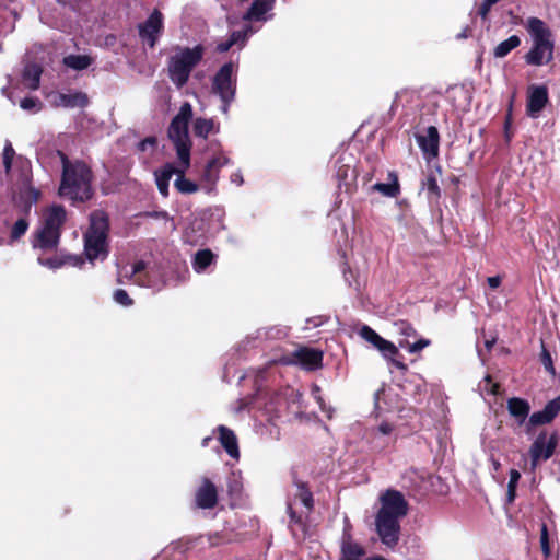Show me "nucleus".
Returning <instances> with one entry per match:
<instances>
[{"label": "nucleus", "mask_w": 560, "mask_h": 560, "mask_svg": "<svg viewBox=\"0 0 560 560\" xmlns=\"http://www.w3.org/2000/svg\"><path fill=\"white\" fill-rule=\"evenodd\" d=\"M398 440L397 427L388 421H382L368 432V442L374 452L383 453L392 450Z\"/></svg>", "instance_id": "9d476101"}, {"label": "nucleus", "mask_w": 560, "mask_h": 560, "mask_svg": "<svg viewBox=\"0 0 560 560\" xmlns=\"http://www.w3.org/2000/svg\"><path fill=\"white\" fill-rule=\"evenodd\" d=\"M257 31L258 28L254 27L253 25H246L242 31L233 32L228 40L218 44L217 50L220 52H225L232 46L237 44H241L243 47L248 37Z\"/></svg>", "instance_id": "a878e982"}, {"label": "nucleus", "mask_w": 560, "mask_h": 560, "mask_svg": "<svg viewBox=\"0 0 560 560\" xmlns=\"http://www.w3.org/2000/svg\"><path fill=\"white\" fill-rule=\"evenodd\" d=\"M236 66L230 61L224 63L213 75L211 89L213 94L218 95L222 105L221 112L229 114V108L236 95Z\"/></svg>", "instance_id": "6e6552de"}, {"label": "nucleus", "mask_w": 560, "mask_h": 560, "mask_svg": "<svg viewBox=\"0 0 560 560\" xmlns=\"http://www.w3.org/2000/svg\"><path fill=\"white\" fill-rule=\"evenodd\" d=\"M15 151L12 148L10 142L5 143V147L3 149L2 158H3V166L5 170V173H9L12 166V161L14 158Z\"/></svg>", "instance_id": "49530a36"}, {"label": "nucleus", "mask_w": 560, "mask_h": 560, "mask_svg": "<svg viewBox=\"0 0 560 560\" xmlns=\"http://www.w3.org/2000/svg\"><path fill=\"white\" fill-rule=\"evenodd\" d=\"M525 28L530 37L532 47L525 54V62L529 66L540 67L553 60L555 39L550 27L538 18H528Z\"/></svg>", "instance_id": "7ed1b4c3"}, {"label": "nucleus", "mask_w": 560, "mask_h": 560, "mask_svg": "<svg viewBox=\"0 0 560 560\" xmlns=\"http://www.w3.org/2000/svg\"><path fill=\"white\" fill-rule=\"evenodd\" d=\"M54 103L56 106L63 108H84L89 105V96L81 91L58 93L55 96Z\"/></svg>", "instance_id": "b1692460"}, {"label": "nucleus", "mask_w": 560, "mask_h": 560, "mask_svg": "<svg viewBox=\"0 0 560 560\" xmlns=\"http://www.w3.org/2000/svg\"><path fill=\"white\" fill-rule=\"evenodd\" d=\"M229 493L232 495H238L242 492V477L241 474L232 472L228 481Z\"/></svg>", "instance_id": "ea45409f"}, {"label": "nucleus", "mask_w": 560, "mask_h": 560, "mask_svg": "<svg viewBox=\"0 0 560 560\" xmlns=\"http://www.w3.org/2000/svg\"><path fill=\"white\" fill-rule=\"evenodd\" d=\"M328 320V317L326 316H315V317H312V318H308L306 320L307 325H312V327H319L322 325H324L326 322Z\"/></svg>", "instance_id": "864d4df0"}, {"label": "nucleus", "mask_w": 560, "mask_h": 560, "mask_svg": "<svg viewBox=\"0 0 560 560\" xmlns=\"http://www.w3.org/2000/svg\"><path fill=\"white\" fill-rule=\"evenodd\" d=\"M394 335L397 336L398 349H406L409 353H417L430 345V340L424 338L416 339V329L405 320H399L394 324Z\"/></svg>", "instance_id": "9b49d317"}, {"label": "nucleus", "mask_w": 560, "mask_h": 560, "mask_svg": "<svg viewBox=\"0 0 560 560\" xmlns=\"http://www.w3.org/2000/svg\"><path fill=\"white\" fill-rule=\"evenodd\" d=\"M38 264L49 269H58L66 265L63 257L54 256L50 258L38 257Z\"/></svg>", "instance_id": "a18cd8bd"}, {"label": "nucleus", "mask_w": 560, "mask_h": 560, "mask_svg": "<svg viewBox=\"0 0 560 560\" xmlns=\"http://www.w3.org/2000/svg\"><path fill=\"white\" fill-rule=\"evenodd\" d=\"M213 433H218V440L226 454L237 462L241 454L238 440L234 431L223 424H220L213 430Z\"/></svg>", "instance_id": "6ab92c4d"}, {"label": "nucleus", "mask_w": 560, "mask_h": 560, "mask_svg": "<svg viewBox=\"0 0 560 560\" xmlns=\"http://www.w3.org/2000/svg\"><path fill=\"white\" fill-rule=\"evenodd\" d=\"M20 107L27 112H39L42 107V103L37 97L27 96L20 101Z\"/></svg>", "instance_id": "79ce46f5"}, {"label": "nucleus", "mask_w": 560, "mask_h": 560, "mask_svg": "<svg viewBox=\"0 0 560 560\" xmlns=\"http://www.w3.org/2000/svg\"><path fill=\"white\" fill-rule=\"evenodd\" d=\"M544 363H545V366L547 370L553 371L551 358L548 353H546V355H545Z\"/></svg>", "instance_id": "bf43d9fd"}, {"label": "nucleus", "mask_w": 560, "mask_h": 560, "mask_svg": "<svg viewBox=\"0 0 560 560\" xmlns=\"http://www.w3.org/2000/svg\"><path fill=\"white\" fill-rule=\"evenodd\" d=\"M192 117V106L185 102L168 127V138L174 143L178 161L190 164L191 142L188 135V122Z\"/></svg>", "instance_id": "0eeeda50"}, {"label": "nucleus", "mask_w": 560, "mask_h": 560, "mask_svg": "<svg viewBox=\"0 0 560 560\" xmlns=\"http://www.w3.org/2000/svg\"><path fill=\"white\" fill-rule=\"evenodd\" d=\"M132 281L139 287L154 288L156 285L152 271L147 270L145 262L140 260L132 265L129 269L122 268L118 272V282L125 283V280Z\"/></svg>", "instance_id": "ddd939ff"}, {"label": "nucleus", "mask_w": 560, "mask_h": 560, "mask_svg": "<svg viewBox=\"0 0 560 560\" xmlns=\"http://www.w3.org/2000/svg\"><path fill=\"white\" fill-rule=\"evenodd\" d=\"M508 410L509 413L515 419V421L521 425L525 422L528 417L530 406L527 400L513 397L508 400Z\"/></svg>", "instance_id": "c85d7f7f"}, {"label": "nucleus", "mask_w": 560, "mask_h": 560, "mask_svg": "<svg viewBox=\"0 0 560 560\" xmlns=\"http://www.w3.org/2000/svg\"><path fill=\"white\" fill-rule=\"evenodd\" d=\"M42 72L40 66L35 63L26 65L22 73L24 85L32 91L37 90L40 83Z\"/></svg>", "instance_id": "c756f323"}, {"label": "nucleus", "mask_w": 560, "mask_h": 560, "mask_svg": "<svg viewBox=\"0 0 560 560\" xmlns=\"http://www.w3.org/2000/svg\"><path fill=\"white\" fill-rule=\"evenodd\" d=\"M67 218L65 207L51 206L44 214L42 225L36 230L32 240L34 249L44 252L56 249L61 235V226Z\"/></svg>", "instance_id": "39448f33"}, {"label": "nucleus", "mask_w": 560, "mask_h": 560, "mask_svg": "<svg viewBox=\"0 0 560 560\" xmlns=\"http://www.w3.org/2000/svg\"><path fill=\"white\" fill-rule=\"evenodd\" d=\"M380 509L375 515V532L380 541L395 549L400 539V521L408 514L409 504L404 494L388 489L380 495Z\"/></svg>", "instance_id": "f257e3e1"}, {"label": "nucleus", "mask_w": 560, "mask_h": 560, "mask_svg": "<svg viewBox=\"0 0 560 560\" xmlns=\"http://www.w3.org/2000/svg\"><path fill=\"white\" fill-rule=\"evenodd\" d=\"M63 259L66 260V264H70L72 266L80 267L82 264H84V260L80 256L67 255L63 257Z\"/></svg>", "instance_id": "5fc2aeb1"}, {"label": "nucleus", "mask_w": 560, "mask_h": 560, "mask_svg": "<svg viewBox=\"0 0 560 560\" xmlns=\"http://www.w3.org/2000/svg\"><path fill=\"white\" fill-rule=\"evenodd\" d=\"M156 147V139L154 137H148L139 142L138 148L141 151H145L148 149H154Z\"/></svg>", "instance_id": "603ef678"}, {"label": "nucleus", "mask_w": 560, "mask_h": 560, "mask_svg": "<svg viewBox=\"0 0 560 560\" xmlns=\"http://www.w3.org/2000/svg\"><path fill=\"white\" fill-rule=\"evenodd\" d=\"M163 27V16L160 11L154 10L147 21L139 25L141 39L153 48Z\"/></svg>", "instance_id": "dca6fc26"}, {"label": "nucleus", "mask_w": 560, "mask_h": 560, "mask_svg": "<svg viewBox=\"0 0 560 560\" xmlns=\"http://www.w3.org/2000/svg\"><path fill=\"white\" fill-rule=\"evenodd\" d=\"M217 503V488L209 479L205 478L196 492V504L200 509H212Z\"/></svg>", "instance_id": "5701e85b"}, {"label": "nucleus", "mask_w": 560, "mask_h": 560, "mask_svg": "<svg viewBox=\"0 0 560 560\" xmlns=\"http://www.w3.org/2000/svg\"><path fill=\"white\" fill-rule=\"evenodd\" d=\"M520 45H521V38L517 35H512L495 46V48L493 50V56L495 58H504L513 49L517 48Z\"/></svg>", "instance_id": "72a5a7b5"}, {"label": "nucleus", "mask_w": 560, "mask_h": 560, "mask_svg": "<svg viewBox=\"0 0 560 560\" xmlns=\"http://www.w3.org/2000/svg\"><path fill=\"white\" fill-rule=\"evenodd\" d=\"M231 163L230 158L224 153L220 152L217 156H213L205 166L202 173V179L210 188L214 187L220 177V170Z\"/></svg>", "instance_id": "412c9836"}, {"label": "nucleus", "mask_w": 560, "mask_h": 560, "mask_svg": "<svg viewBox=\"0 0 560 560\" xmlns=\"http://www.w3.org/2000/svg\"><path fill=\"white\" fill-rule=\"evenodd\" d=\"M487 282L491 289H497L501 284V278L499 276L489 277Z\"/></svg>", "instance_id": "4d7b16f0"}, {"label": "nucleus", "mask_w": 560, "mask_h": 560, "mask_svg": "<svg viewBox=\"0 0 560 560\" xmlns=\"http://www.w3.org/2000/svg\"><path fill=\"white\" fill-rule=\"evenodd\" d=\"M9 225V222L5 220L3 226H0V246L5 244V231Z\"/></svg>", "instance_id": "13d9d810"}, {"label": "nucleus", "mask_w": 560, "mask_h": 560, "mask_svg": "<svg viewBox=\"0 0 560 560\" xmlns=\"http://www.w3.org/2000/svg\"><path fill=\"white\" fill-rule=\"evenodd\" d=\"M114 301L117 303V304H120L122 306H130L132 305V300L129 298L128 293L122 290V289H117L115 292H114Z\"/></svg>", "instance_id": "09e8293b"}, {"label": "nucleus", "mask_w": 560, "mask_h": 560, "mask_svg": "<svg viewBox=\"0 0 560 560\" xmlns=\"http://www.w3.org/2000/svg\"><path fill=\"white\" fill-rule=\"evenodd\" d=\"M540 547L544 557L548 559L551 555V549L549 544V533L546 524H542L540 528Z\"/></svg>", "instance_id": "c03bdc74"}, {"label": "nucleus", "mask_w": 560, "mask_h": 560, "mask_svg": "<svg viewBox=\"0 0 560 560\" xmlns=\"http://www.w3.org/2000/svg\"><path fill=\"white\" fill-rule=\"evenodd\" d=\"M417 143L428 160L434 159L439 154V131L434 126L427 128L424 135L417 136Z\"/></svg>", "instance_id": "aec40b11"}, {"label": "nucleus", "mask_w": 560, "mask_h": 560, "mask_svg": "<svg viewBox=\"0 0 560 560\" xmlns=\"http://www.w3.org/2000/svg\"><path fill=\"white\" fill-rule=\"evenodd\" d=\"M30 222L26 217H22L14 222L11 228L9 237L5 236L4 245H12L18 242L28 230Z\"/></svg>", "instance_id": "473e14b6"}, {"label": "nucleus", "mask_w": 560, "mask_h": 560, "mask_svg": "<svg viewBox=\"0 0 560 560\" xmlns=\"http://www.w3.org/2000/svg\"><path fill=\"white\" fill-rule=\"evenodd\" d=\"M494 343H495V339L494 338L485 341V346H486L488 351H490L492 349Z\"/></svg>", "instance_id": "052dcab7"}, {"label": "nucleus", "mask_w": 560, "mask_h": 560, "mask_svg": "<svg viewBox=\"0 0 560 560\" xmlns=\"http://www.w3.org/2000/svg\"><path fill=\"white\" fill-rule=\"evenodd\" d=\"M467 36H468V35L466 34V32H463V33L458 34V36H457V37H458V38H467Z\"/></svg>", "instance_id": "69168bd1"}, {"label": "nucleus", "mask_w": 560, "mask_h": 560, "mask_svg": "<svg viewBox=\"0 0 560 560\" xmlns=\"http://www.w3.org/2000/svg\"><path fill=\"white\" fill-rule=\"evenodd\" d=\"M365 549L355 542L348 533H345L340 544L339 560H362Z\"/></svg>", "instance_id": "393cba45"}, {"label": "nucleus", "mask_w": 560, "mask_h": 560, "mask_svg": "<svg viewBox=\"0 0 560 560\" xmlns=\"http://www.w3.org/2000/svg\"><path fill=\"white\" fill-rule=\"evenodd\" d=\"M560 412V396L546 404L542 410L529 416L528 425L537 427L550 423Z\"/></svg>", "instance_id": "4be33fe9"}, {"label": "nucleus", "mask_w": 560, "mask_h": 560, "mask_svg": "<svg viewBox=\"0 0 560 560\" xmlns=\"http://www.w3.org/2000/svg\"><path fill=\"white\" fill-rule=\"evenodd\" d=\"M422 188L427 190L430 198L440 197V187L434 175H429L422 182Z\"/></svg>", "instance_id": "58836bf2"}, {"label": "nucleus", "mask_w": 560, "mask_h": 560, "mask_svg": "<svg viewBox=\"0 0 560 560\" xmlns=\"http://www.w3.org/2000/svg\"><path fill=\"white\" fill-rule=\"evenodd\" d=\"M499 1L500 0H483L482 3L480 4L479 11H478L479 15L482 19H486L488 13L490 12L492 5H494Z\"/></svg>", "instance_id": "3c124183"}, {"label": "nucleus", "mask_w": 560, "mask_h": 560, "mask_svg": "<svg viewBox=\"0 0 560 560\" xmlns=\"http://www.w3.org/2000/svg\"><path fill=\"white\" fill-rule=\"evenodd\" d=\"M301 504L305 508L306 512H310L313 508V497L310 490L304 483H296V491L293 500L288 502L287 509L291 522L301 523V516L294 511V506Z\"/></svg>", "instance_id": "a211bd4d"}, {"label": "nucleus", "mask_w": 560, "mask_h": 560, "mask_svg": "<svg viewBox=\"0 0 560 560\" xmlns=\"http://www.w3.org/2000/svg\"><path fill=\"white\" fill-rule=\"evenodd\" d=\"M109 230L108 217L102 210H95L90 215V226L84 234V253L90 261L104 260L108 255L107 235Z\"/></svg>", "instance_id": "423d86ee"}, {"label": "nucleus", "mask_w": 560, "mask_h": 560, "mask_svg": "<svg viewBox=\"0 0 560 560\" xmlns=\"http://www.w3.org/2000/svg\"><path fill=\"white\" fill-rule=\"evenodd\" d=\"M336 176L339 182V187L343 185L348 189V186L355 179L357 175L355 170L350 165H341L338 167Z\"/></svg>", "instance_id": "c9c22d12"}, {"label": "nucleus", "mask_w": 560, "mask_h": 560, "mask_svg": "<svg viewBox=\"0 0 560 560\" xmlns=\"http://www.w3.org/2000/svg\"><path fill=\"white\" fill-rule=\"evenodd\" d=\"M312 395L314 399L317 401L319 408L326 416L330 419L332 417L334 409L326 405L322 397L320 388L317 385H314L312 388Z\"/></svg>", "instance_id": "a19ab883"}, {"label": "nucleus", "mask_w": 560, "mask_h": 560, "mask_svg": "<svg viewBox=\"0 0 560 560\" xmlns=\"http://www.w3.org/2000/svg\"><path fill=\"white\" fill-rule=\"evenodd\" d=\"M359 336L366 342H369L372 347L377 349L382 357L385 360H387L392 365H394L400 371L407 370V365L396 358L399 354V350L394 342L384 339L368 325H363L360 328Z\"/></svg>", "instance_id": "1a4fd4ad"}, {"label": "nucleus", "mask_w": 560, "mask_h": 560, "mask_svg": "<svg viewBox=\"0 0 560 560\" xmlns=\"http://www.w3.org/2000/svg\"><path fill=\"white\" fill-rule=\"evenodd\" d=\"M144 217L162 221L165 224V228L170 231H174L176 229L173 218L166 211H150L145 212Z\"/></svg>", "instance_id": "e433bc0d"}, {"label": "nucleus", "mask_w": 560, "mask_h": 560, "mask_svg": "<svg viewBox=\"0 0 560 560\" xmlns=\"http://www.w3.org/2000/svg\"><path fill=\"white\" fill-rule=\"evenodd\" d=\"M372 188L387 197H395L399 191L397 184L376 183Z\"/></svg>", "instance_id": "37998d69"}, {"label": "nucleus", "mask_w": 560, "mask_h": 560, "mask_svg": "<svg viewBox=\"0 0 560 560\" xmlns=\"http://www.w3.org/2000/svg\"><path fill=\"white\" fill-rule=\"evenodd\" d=\"M558 444V435L556 432L548 434L546 431L540 432L529 448L532 469L535 470L540 460H548L555 453Z\"/></svg>", "instance_id": "f8f14e48"}, {"label": "nucleus", "mask_w": 560, "mask_h": 560, "mask_svg": "<svg viewBox=\"0 0 560 560\" xmlns=\"http://www.w3.org/2000/svg\"><path fill=\"white\" fill-rule=\"evenodd\" d=\"M214 258L215 256L210 249H200L192 257V269L197 273H202L214 262Z\"/></svg>", "instance_id": "7c9ffc66"}, {"label": "nucleus", "mask_w": 560, "mask_h": 560, "mask_svg": "<svg viewBox=\"0 0 560 560\" xmlns=\"http://www.w3.org/2000/svg\"><path fill=\"white\" fill-rule=\"evenodd\" d=\"M549 102L548 89L545 85H530L527 90L526 114L538 118Z\"/></svg>", "instance_id": "2eb2a0df"}, {"label": "nucleus", "mask_w": 560, "mask_h": 560, "mask_svg": "<svg viewBox=\"0 0 560 560\" xmlns=\"http://www.w3.org/2000/svg\"><path fill=\"white\" fill-rule=\"evenodd\" d=\"M210 441H212V435L203 438L201 441V446L207 447L209 445Z\"/></svg>", "instance_id": "680f3d73"}, {"label": "nucleus", "mask_w": 560, "mask_h": 560, "mask_svg": "<svg viewBox=\"0 0 560 560\" xmlns=\"http://www.w3.org/2000/svg\"><path fill=\"white\" fill-rule=\"evenodd\" d=\"M293 359H281L280 362L283 364H299L305 370L314 371L322 366L323 352L320 350L301 347L298 348L293 353Z\"/></svg>", "instance_id": "4468645a"}, {"label": "nucleus", "mask_w": 560, "mask_h": 560, "mask_svg": "<svg viewBox=\"0 0 560 560\" xmlns=\"http://www.w3.org/2000/svg\"><path fill=\"white\" fill-rule=\"evenodd\" d=\"M521 479V474L516 469L510 471V479L508 483V501L511 503L516 497V488Z\"/></svg>", "instance_id": "4c0bfd02"}, {"label": "nucleus", "mask_w": 560, "mask_h": 560, "mask_svg": "<svg viewBox=\"0 0 560 560\" xmlns=\"http://www.w3.org/2000/svg\"><path fill=\"white\" fill-rule=\"evenodd\" d=\"M478 355L480 357V359H481L482 361H485V359H483V357H482V352H481L480 350H478Z\"/></svg>", "instance_id": "774afa93"}, {"label": "nucleus", "mask_w": 560, "mask_h": 560, "mask_svg": "<svg viewBox=\"0 0 560 560\" xmlns=\"http://www.w3.org/2000/svg\"><path fill=\"white\" fill-rule=\"evenodd\" d=\"M203 54L205 48L201 45L174 48L167 61V71L176 88L180 89L188 82L191 71L201 61Z\"/></svg>", "instance_id": "20e7f679"}, {"label": "nucleus", "mask_w": 560, "mask_h": 560, "mask_svg": "<svg viewBox=\"0 0 560 560\" xmlns=\"http://www.w3.org/2000/svg\"><path fill=\"white\" fill-rule=\"evenodd\" d=\"M491 464H492L494 470H499V468H500L499 460H497L495 458L491 457Z\"/></svg>", "instance_id": "e2e57ef3"}, {"label": "nucleus", "mask_w": 560, "mask_h": 560, "mask_svg": "<svg viewBox=\"0 0 560 560\" xmlns=\"http://www.w3.org/2000/svg\"><path fill=\"white\" fill-rule=\"evenodd\" d=\"M192 129L197 137L206 139L214 130V121L213 119L199 117L194 121Z\"/></svg>", "instance_id": "f704fd0d"}, {"label": "nucleus", "mask_w": 560, "mask_h": 560, "mask_svg": "<svg viewBox=\"0 0 560 560\" xmlns=\"http://www.w3.org/2000/svg\"><path fill=\"white\" fill-rule=\"evenodd\" d=\"M62 162L61 182L58 194L71 202H85L93 197V172L82 161H70L66 154L60 153Z\"/></svg>", "instance_id": "f03ea898"}, {"label": "nucleus", "mask_w": 560, "mask_h": 560, "mask_svg": "<svg viewBox=\"0 0 560 560\" xmlns=\"http://www.w3.org/2000/svg\"><path fill=\"white\" fill-rule=\"evenodd\" d=\"M189 166L190 164L186 165L184 161H179L177 166L174 186L182 194H194L197 192L199 189L198 185L195 182L185 177V173L189 168Z\"/></svg>", "instance_id": "bb28decb"}, {"label": "nucleus", "mask_w": 560, "mask_h": 560, "mask_svg": "<svg viewBox=\"0 0 560 560\" xmlns=\"http://www.w3.org/2000/svg\"><path fill=\"white\" fill-rule=\"evenodd\" d=\"M24 195L27 198V207H31L32 203L37 202L39 198V191L30 185L25 186Z\"/></svg>", "instance_id": "8fccbe9b"}, {"label": "nucleus", "mask_w": 560, "mask_h": 560, "mask_svg": "<svg viewBox=\"0 0 560 560\" xmlns=\"http://www.w3.org/2000/svg\"><path fill=\"white\" fill-rule=\"evenodd\" d=\"M177 167L173 164L167 163L163 165L161 168L154 172L155 184L158 186L159 192L163 197L168 196V185L173 175H176Z\"/></svg>", "instance_id": "cd10ccee"}, {"label": "nucleus", "mask_w": 560, "mask_h": 560, "mask_svg": "<svg viewBox=\"0 0 560 560\" xmlns=\"http://www.w3.org/2000/svg\"><path fill=\"white\" fill-rule=\"evenodd\" d=\"M94 59L89 55H74L70 54L62 59V63L72 70L82 71L88 69Z\"/></svg>", "instance_id": "2f4dec72"}, {"label": "nucleus", "mask_w": 560, "mask_h": 560, "mask_svg": "<svg viewBox=\"0 0 560 560\" xmlns=\"http://www.w3.org/2000/svg\"><path fill=\"white\" fill-rule=\"evenodd\" d=\"M231 182L241 186L244 183L243 175L241 171H236L231 175Z\"/></svg>", "instance_id": "6e6d98bb"}, {"label": "nucleus", "mask_w": 560, "mask_h": 560, "mask_svg": "<svg viewBox=\"0 0 560 560\" xmlns=\"http://www.w3.org/2000/svg\"><path fill=\"white\" fill-rule=\"evenodd\" d=\"M365 560H387V559H385L382 556H372V557L366 558Z\"/></svg>", "instance_id": "0e129e2a"}, {"label": "nucleus", "mask_w": 560, "mask_h": 560, "mask_svg": "<svg viewBox=\"0 0 560 560\" xmlns=\"http://www.w3.org/2000/svg\"><path fill=\"white\" fill-rule=\"evenodd\" d=\"M276 0H253L248 10L243 14V20L252 23H265L272 19V10Z\"/></svg>", "instance_id": "f3484780"}, {"label": "nucleus", "mask_w": 560, "mask_h": 560, "mask_svg": "<svg viewBox=\"0 0 560 560\" xmlns=\"http://www.w3.org/2000/svg\"><path fill=\"white\" fill-rule=\"evenodd\" d=\"M479 386L483 393L489 395L498 394L499 385L497 383H492L490 375L485 376L483 382Z\"/></svg>", "instance_id": "de8ad7c7"}, {"label": "nucleus", "mask_w": 560, "mask_h": 560, "mask_svg": "<svg viewBox=\"0 0 560 560\" xmlns=\"http://www.w3.org/2000/svg\"><path fill=\"white\" fill-rule=\"evenodd\" d=\"M260 377H262V371H258L257 376L255 377V381L257 382V380Z\"/></svg>", "instance_id": "338daca9"}]
</instances>
